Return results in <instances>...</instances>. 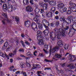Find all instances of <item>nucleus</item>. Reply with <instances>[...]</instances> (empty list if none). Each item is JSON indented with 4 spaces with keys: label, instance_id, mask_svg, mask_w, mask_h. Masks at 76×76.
<instances>
[{
    "label": "nucleus",
    "instance_id": "f257e3e1",
    "mask_svg": "<svg viewBox=\"0 0 76 76\" xmlns=\"http://www.w3.org/2000/svg\"><path fill=\"white\" fill-rule=\"evenodd\" d=\"M7 1H7V4L8 6V7H9V8H8V9H9L10 8H11V10H9L8 12H13V10H14V11L15 12H16V10H18V9L16 8V6L15 5H13L12 6V4H10V2L9 1H13L14 0H7Z\"/></svg>",
    "mask_w": 76,
    "mask_h": 76
},
{
    "label": "nucleus",
    "instance_id": "f03ea898",
    "mask_svg": "<svg viewBox=\"0 0 76 76\" xmlns=\"http://www.w3.org/2000/svg\"><path fill=\"white\" fill-rule=\"evenodd\" d=\"M42 23L46 29H48V26H50V23L48 21L44 19L42 20Z\"/></svg>",
    "mask_w": 76,
    "mask_h": 76
},
{
    "label": "nucleus",
    "instance_id": "7ed1b4c3",
    "mask_svg": "<svg viewBox=\"0 0 76 76\" xmlns=\"http://www.w3.org/2000/svg\"><path fill=\"white\" fill-rule=\"evenodd\" d=\"M32 28L33 31H37L38 30L37 28V25L35 24V23L34 22H32L31 24Z\"/></svg>",
    "mask_w": 76,
    "mask_h": 76
},
{
    "label": "nucleus",
    "instance_id": "20e7f679",
    "mask_svg": "<svg viewBox=\"0 0 76 76\" xmlns=\"http://www.w3.org/2000/svg\"><path fill=\"white\" fill-rule=\"evenodd\" d=\"M56 28L54 29V31L56 32V36L57 37V38L58 39H61V38H60V34H58L57 33L58 32V30L57 29V27H56Z\"/></svg>",
    "mask_w": 76,
    "mask_h": 76
},
{
    "label": "nucleus",
    "instance_id": "39448f33",
    "mask_svg": "<svg viewBox=\"0 0 76 76\" xmlns=\"http://www.w3.org/2000/svg\"><path fill=\"white\" fill-rule=\"evenodd\" d=\"M59 32L61 33V35L63 37H64L66 36L65 31L62 28H60L59 29Z\"/></svg>",
    "mask_w": 76,
    "mask_h": 76
},
{
    "label": "nucleus",
    "instance_id": "423d86ee",
    "mask_svg": "<svg viewBox=\"0 0 76 76\" xmlns=\"http://www.w3.org/2000/svg\"><path fill=\"white\" fill-rule=\"evenodd\" d=\"M32 8L31 6H28L26 8V11L28 12H32Z\"/></svg>",
    "mask_w": 76,
    "mask_h": 76
},
{
    "label": "nucleus",
    "instance_id": "0eeeda50",
    "mask_svg": "<svg viewBox=\"0 0 76 76\" xmlns=\"http://www.w3.org/2000/svg\"><path fill=\"white\" fill-rule=\"evenodd\" d=\"M37 38H42V32L41 31H38L37 32Z\"/></svg>",
    "mask_w": 76,
    "mask_h": 76
},
{
    "label": "nucleus",
    "instance_id": "6e6552de",
    "mask_svg": "<svg viewBox=\"0 0 76 76\" xmlns=\"http://www.w3.org/2000/svg\"><path fill=\"white\" fill-rule=\"evenodd\" d=\"M59 50V48L58 47V46H56L54 48H53L52 49V54L53 55V56H54V55H56L55 54V51H58Z\"/></svg>",
    "mask_w": 76,
    "mask_h": 76
},
{
    "label": "nucleus",
    "instance_id": "1a4fd4ad",
    "mask_svg": "<svg viewBox=\"0 0 76 76\" xmlns=\"http://www.w3.org/2000/svg\"><path fill=\"white\" fill-rule=\"evenodd\" d=\"M0 55L1 57L4 58V57H8V56L7 55V54L4 52H3L2 51H1V50H0Z\"/></svg>",
    "mask_w": 76,
    "mask_h": 76
},
{
    "label": "nucleus",
    "instance_id": "9d476101",
    "mask_svg": "<svg viewBox=\"0 0 76 76\" xmlns=\"http://www.w3.org/2000/svg\"><path fill=\"white\" fill-rule=\"evenodd\" d=\"M31 21L29 20H28L25 22L24 24L25 25V26L27 27V28H28L31 25Z\"/></svg>",
    "mask_w": 76,
    "mask_h": 76
},
{
    "label": "nucleus",
    "instance_id": "9b49d317",
    "mask_svg": "<svg viewBox=\"0 0 76 76\" xmlns=\"http://www.w3.org/2000/svg\"><path fill=\"white\" fill-rule=\"evenodd\" d=\"M68 9L69 10H72L73 12H76V6H74L71 7H68Z\"/></svg>",
    "mask_w": 76,
    "mask_h": 76
},
{
    "label": "nucleus",
    "instance_id": "f8f14e48",
    "mask_svg": "<svg viewBox=\"0 0 76 76\" xmlns=\"http://www.w3.org/2000/svg\"><path fill=\"white\" fill-rule=\"evenodd\" d=\"M42 7L44 10H47L48 7V4L47 3H45L43 4Z\"/></svg>",
    "mask_w": 76,
    "mask_h": 76
},
{
    "label": "nucleus",
    "instance_id": "ddd939ff",
    "mask_svg": "<svg viewBox=\"0 0 76 76\" xmlns=\"http://www.w3.org/2000/svg\"><path fill=\"white\" fill-rule=\"evenodd\" d=\"M49 9L50 12H53V13L56 11V8L54 7H51L49 8Z\"/></svg>",
    "mask_w": 76,
    "mask_h": 76
},
{
    "label": "nucleus",
    "instance_id": "4468645a",
    "mask_svg": "<svg viewBox=\"0 0 76 76\" xmlns=\"http://www.w3.org/2000/svg\"><path fill=\"white\" fill-rule=\"evenodd\" d=\"M46 15L48 18H52L53 17V13L48 12V13L46 12Z\"/></svg>",
    "mask_w": 76,
    "mask_h": 76
},
{
    "label": "nucleus",
    "instance_id": "2eb2a0df",
    "mask_svg": "<svg viewBox=\"0 0 76 76\" xmlns=\"http://www.w3.org/2000/svg\"><path fill=\"white\" fill-rule=\"evenodd\" d=\"M37 43L39 45H43L44 43V41L42 40V39H41L39 40L38 41Z\"/></svg>",
    "mask_w": 76,
    "mask_h": 76
},
{
    "label": "nucleus",
    "instance_id": "dca6fc26",
    "mask_svg": "<svg viewBox=\"0 0 76 76\" xmlns=\"http://www.w3.org/2000/svg\"><path fill=\"white\" fill-rule=\"evenodd\" d=\"M2 8L3 10H4L5 11H6L8 9L7 4H4L2 6Z\"/></svg>",
    "mask_w": 76,
    "mask_h": 76
},
{
    "label": "nucleus",
    "instance_id": "f3484780",
    "mask_svg": "<svg viewBox=\"0 0 76 76\" xmlns=\"http://www.w3.org/2000/svg\"><path fill=\"white\" fill-rule=\"evenodd\" d=\"M9 45V43L8 42H6L4 43V46H3L2 48L4 49V47H5V48H7V47Z\"/></svg>",
    "mask_w": 76,
    "mask_h": 76
},
{
    "label": "nucleus",
    "instance_id": "a211bd4d",
    "mask_svg": "<svg viewBox=\"0 0 76 76\" xmlns=\"http://www.w3.org/2000/svg\"><path fill=\"white\" fill-rule=\"evenodd\" d=\"M43 33L45 35H48L49 34V30L48 29H46L43 31Z\"/></svg>",
    "mask_w": 76,
    "mask_h": 76
},
{
    "label": "nucleus",
    "instance_id": "6ab92c4d",
    "mask_svg": "<svg viewBox=\"0 0 76 76\" xmlns=\"http://www.w3.org/2000/svg\"><path fill=\"white\" fill-rule=\"evenodd\" d=\"M56 4V1H50V4L52 6H55Z\"/></svg>",
    "mask_w": 76,
    "mask_h": 76
},
{
    "label": "nucleus",
    "instance_id": "aec40b11",
    "mask_svg": "<svg viewBox=\"0 0 76 76\" xmlns=\"http://www.w3.org/2000/svg\"><path fill=\"white\" fill-rule=\"evenodd\" d=\"M68 54H69V56H70V57L71 58H70L69 59L70 60H72V58L73 57L74 58V57H75V56L74 55L72 56V55H71L70 54H69V53H67L66 54L65 56H67V55H68Z\"/></svg>",
    "mask_w": 76,
    "mask_h": 76
},
{
    "label": "nucleus",
    "instance_id": "412c9836",
    "mask_svg": "<svg viewBox=\"0 0 76 76\" xmlns=\"http://www.w3.org/2000/svg\"><path fill=\"white\" fill-rule=\"evenodd\" d=\"M69 31V32L75 33V31H76V29H74L73 28V26H72V27L70 29Z\"/></svg>",
    "mask_w": 76,
    "mask_h": 76
},
{
    "label": "nucleus",
    "instance_id": "4be33fe9",
    "mask_svg": "<svg viewBox=\"0 0 76 76\" xmlns=\"http://www.w3.org/2000/svg\"><path fill=\"white\" fill-rule=\"evenodd\" d=\"M66 19L64 17H62L61 18H60L59 20H60V21L61 22H65L66 21Z\"/></svg>",
    "mask_w": 76,
    "mask_h": 76
},
{
    "label": "nucleus",
    "instance_id": "5701e85b",
    "mask_svg": "<svg viewBox=\"0 0 76 76\" xmlns=\"http://www.w3.org/2000/svg\"><path fill=\"white\" fill-rule=\"evenodd\" d=\"M58 7L59 8H60L61 9H62L63 7L64 6V4L63 3H61V4H58Z\"/></svg>",
    "mask_w": 76,
    "mask_h": 76
},
{
    "label": "nucleus",
    "instance_id": "b1692460",
    "mask_svg": "<svg viewBox=\"0 0 76 76\" xmlns=\"http://www.w3.org/2000/svg\"><path fill=\"white\" fill-rule=\"evenodd\" d=\"M40 74H42L44 76V74L43 73H42V71H38L37 72V75L38 76H42Z\"/></svg>",
    "mask_w": 76,
    "mask_h": 76
},
{
    "label": "nucleus",
    "instance_id": "393cba45",
    "mask_svg": "<svg viewBox=\"0 0 76 76\" xmlns=\"http://www.w3.org/2000/svg\"><path fill=\"white\" fill-rule=\"evenodd\" d=\"M65 22L66 23H67L68 24H70V23H71L72 21H71V20L66 18V20H65Z\"/></svg>",
    "mask_w": 76,
    "mask_h": 76
},
{
    "label": "nucleus",
    "instance_id": "a878e982",
    "mask_svg": "<svg viewBox=\"0 0 76 76\" xmlns=\"http://www.w3.org/2000/svg\"><path fill=\"white\" fill-rule=\"evenodd\" d=\"M75 34V32L69 31V32L68 35L69 37H72V36H73V35H74Z\"/></svg>",
    "mask_w": 76,
    "mask_h": 76
},
{
    "label": "nucleus",
    "instance_id": "bb28decb",
    "mask_svg": "<svg viewBox=\"0 0 76 76\" xmlns=\"http://www.w3.org/2000/svg\"><path fill=\"white\" fill-rule=\"evenodd\" d=\"M6 2V0H0V6H2V3H5Z\"/></svg>",
    "mask_w": 76,
    "mask_h": 76
},
{
    "label": "nucleus",
    "instance_id": "cd10ccee",
    "mask_svg": "<svg viewBox=\"0 0 76 76\" xmlns=\"http://www.w3.org/2000/svg\"><path fill=\"white\" fill-rule=\"evenodd\" d=\"M50 37H53V36H55V35L56 36V33H54L53 31H50Z\"/></svg>",
    "mask_w": 76,
    "mask_h": 76
},
{
    "label": "nucleus",
    "instance_id": "c85d7f7f",
    "mask_svg": "<svg viewBox=\"0 0 76 76\" xmlns=\"http://www.w3.org/2000/svg\"><path fill=\"white\" fill-rule=\"evenodd\" d=\"M69 5L71 6H76V4H75L72 2V1H70L69 2Z\"/></svg>",
    "mask_w": 76,
    "mask_h": 76
},
{
    "label": "nucleus",
    "instance_id": "c756f323",
    "mask_svg": "<svg viewBox=\"0 0 76 76\" xmlns=\"http://www.w3.org/2000/svg\"><path fill=\"white\" fill-rule=\"evenodd\" d=\"M23 3L24 4H29V1L28 0H23Z\"/></svg>",
    "mask_w": 76,
    "mask_h": 76
},
{
    "label": "nucleus",
    "instance_id": "7c9ffc66",
    "mask_svg": "<svg viewBox=\"0 0 76 76\" xmlns=\"http://www.w3.org/2000/svg\"><path fill=\"white\" fill-rule=\"evenodd\" d=\"M16 53L13 54L12 53H11L9 54V57H14V56H15V55H16Z\"/></svg>",
    "mask_w": 76,
    "mask_h": 76
},
{
    "label": "nucleus",
    "instance_id": "2f4dec72",
    "mask_svg": "<svg viewBox=\"0 0 76 76\" xmlns=\"http://www.w3.org/2000/svg\"><path fill=\"white\" fill-rule=\"evenodd\" d=\"M15 43H17V45H18L19 44V39L18 38H17V37H15Z\"/></svg>",
    "mask_w": 76,
    "mask_h": 76
},
{
    "label": "nucleus",
    "instance_id": "473e14b6",
    "mask_svg": "<svg viewBox=\"0 0 76 76\" xmlns=\"http://www.w3.org/2000/svg\"><path fill=\"white\" fill-rule=\"evenodd\" d=\"M69 44H66L64 46V48L65 50H67L68 49V48H69Z\"/></svg>",
    "mask_w": 76,
    "mask_h": 76
},
{
    "label": "nucleus",
    "instance_id": "72a5a7b5",
    "mask_svg": "<svg viewBox=\"0 0 76 76\" xmlns=\"http://www.w3.org/2000/svg\"><path fill=\"white\" fill-rule=\"evenodd\" d=\"M40 10L38 8H36L35 10V12L36 13H38L39 12Z\"/></svg>",
    "mask_w": 76,
    "mask_h": 76
},
{
    "label": "nucleus",
    "instance_id": "f704fd0d",
    "mask_svg": "<svg viewBox=\"0 0 76 76\" xmlns=\"http://www.w3.org/2000/svg\"><path fill=\"white\" fill-rule=\"evenodd\" d=\"M56 35L55 36H53L52 37H50L51 39H52L53 41H54L55 40H56Z\"/></svg>",
    "mask_w": 76,
    "mask_h": 76
},
{
    "label": "nucleus",
    "instance_id": "c9c22d12",
    "mask_svg": "<svg viewBox=\"0 0 76 76\" xmlns=\"http://www.w3.org/2000/svg\"><path fill=\"white\" fill-rule=\"evenodd\" d=\"M57 44L58 45H63V42L61 40H60L58 41L57 42Z\"/></svg>",
    "mask_w": 76,
    "mask_h": 76
},
{
    "label": "nucleus",
    "instance_id": "e433bc0d",
    "mask_svg": "<svg viewBox=\"0 0 76 76\" xmlns=\"http://www.w3.org/2000/svg\"><path fill=\"white\" fill-rule=\"evenodd\" d=\"M55 56H56V58H60L61 57H62L61 56L58 54H55Z\"/></svg>",
    "mask_w": 76,
    "mask_h": 76
},
{
    "label": "nucleus",
    "instance_id": "4c0bfd02",
    "mask_svg": "<svg viewBox=\"0 0 76 76\" xmlns=\"http://www.w3.org/2000/svg\"><path fill=\"white\" fill-rule=\"evenodd\" d=\"M38 27L39 28V29H41V28H42V24H38Z\"/></svg>",
    "mask_w": 76,
    "mask_h": 76
},
{
    "label": "nucleus",
    "instance_id": "58836bf2",
    "mask_svg": "<svg viewBox=\"0 0 76 76\" xmlns=\"http://www.w3.org/2000/svg\"><path fill=\"white\" fill-rule=\"evenodd\" d=\"M33 20L35 22H36L39 21V19H38V18L35 17L33 18Z\"/></svg>",
    "mask_w": 76,
    "mask_h": 76
},
{
    "label": "nucleus",
    "instance_id": "ea45409f",
    "mask_svg": "<svg viewBox=\"0 0 76 76\" xmlns=\"http://www.w3.org/2000/svg\"><path fill=\"white\" fill-rule=\"evenodd\" d=\"M15 20L17 22V23H18V22H19V18L18 17H16L15 18Z\"/></svg>",
    "mask_w": 76,
    "mask_h": 76
},
{
    "label": "nucleus",
    "instance_id": "a19ab883",
    "mask_svg": "<svg viewBox=\"0 0 76 76\" xmlns=\"http://www.w3.org/2000/svg\"><path fill=\"white\" fill-rule=\"evenodd\" d=\"M59 24L60 22L58 21H57L56 22V24H55V26H56V27H58Z\"/></svg>",
    "mask_w": 76,
    "mask_h": 76
},
{
    "label": "nucleus",
    "instance_id": "79ce46f5",
    "mask_svg": "<svg viewBox=\"0 0 76 76\" xmlns=\"http://www.w3.org/2000/svg\"><path fill=\"white\" fill-rule=\"evenodd\" d=\"M26 66L28 67V68H31V65H30V64L28 62L26 63Z\"/></svg>",
    "mask_w": 76,
    "mask_h": 76
},
{
    "label": "nucleus",
    "instance_id": "37998d69",
    "mask_svg": "<svg viewBox=\"0 0 76 76\" xmlns=\"http://www.w3.org/2000/svg\"><path fill=\"white\" fill-rule=\"evenodd\" d=\"M14 68V66H11L10 68H9V69L10 71H12L13 70V69Z\"/></svg>",
    "mask_w": 76,
    "mask_h": 76
},
{
    "label": "nucleus",
    "instance_id": "c03bdc74",
    "mask_svg": "<svg viewBox=\"0 0 76 76\" xmlns=\"http://www.w3.org/2000/svg\"><path fill=\"white\" fill-rule=\"evenodd\" d=\"M60 52L61 55H63L64 54V50L63 49H61L60 50Z\"/></svg>",
    "mask_w": 76,
    "mask_h": 76
},
{
    "label": "nucleus",
    "instance_id": "a18cd8bd",
    "mask_svg": "<svg viewBox=\"0 0 76 76\" xmlns=\"http://www.w3.org/2000/svg\"><path fill=\"white\" fill-rule=\"evenodd\" d=\"M35 17L36 18H39L40 17V15L38 13H36L35 14Z\"/></svg>",
    "mask_w": 76,
    "mask_h": 76
},
{
    "label": "nucleus",
    "instance_id": "49530a36",
    "mask_svg": "<svg viewBox=\"0 0 76 76\" xmlns=\"http://www.w3.org/2000/svg\"><path fill=\"white\" fill-rule=\"evenodd\" d=\"M20 64V65H21V66H20V67L22 68H23V67H25V65H24V63L21 62Z\"/></svg>",
    "mask_w": 76,
    "mask_h": 76
},
{
    "label": "nucleus",
    "instance_id": "de8ad7c7",
    "mask_svg": "<svg viewBox=\"0 0 76 76\" xmlns=\"http://www.w3.org/2000/svg\"><path fill=\"white\" fill-rule=\"evenodd\" d=\"M20 42L21 43L22 45L23 46V47H25V44H24V42H23V41L22 40H21L20 41Z\"/></svg>",
    "mask_w": 76,
    "mask_h": 76
},
{
    "label": "nucleus",
    "instance_id": "09e8293b",
    "mask_svg": "<svg viewBox=\"0 0 76 76\" xmlns=\"http://www.w3.org/2000/svg\"><path fill=\"white\" fill-rule=\"evenodd\" d=\"M30 53L31 52H30L29 51H28L27 53H25V55L28 57H29V55H30Z\"/></svg>",
    "mask_w": 76,
    "mask_h": 76
},
{
    "label": "nucleus",
    "instance_id": "8fccbe9b",
    "mask_svg": "<svg viewBox=\"0 0 76 76\" xmlns=\"http://www.w3.org/2000/svg\"><path fill=\"white\" fill-rule=\"evenodd\" d=\"M69 28V26H66L65 28H64L65 31H67Z\"/></svg>",
    "mask_w": 76,
    "mask_h": 76
},
{
    "label": "nucleus",
    "instance_id": "3c124183",
    "mask_svg": "<svg viewBox=\"0 0 76 76\" xmlns=\"http://www.w3.org/2000/svg\"><path fill=\"white\" fill-rule=\"evenodd\" d=\"M61 66H62V67H64L65 66H66V63H61L60 64Z\"/></svg>",
    "mask_w": 76,
    "mask_h": 76
},
{
    "label": "nucleus",
    "instance_id": "603ef678",
    "mask_svg": "<svg viewBox=\"0 0 76 76\" xmlns=\"http://www.w3.org/2000/svg\"><path fill=\"white\" fill-rule=\"evenodd\" d=\"M30 3L31 5L34 4V0H30Z\"/></svg>",
    "mask_w": 76,
    "mask_h": 76
},
{
    "label": "nucleus",
    "instance_id": "864d4df0",
    "mask_svg": "<svg viewBox=\"0 0 76 76\" xmlns=\"http://www.w3.org/2000/svg\"><path fill=\"white\" fill-rule=\"evenodd\" d=\"M72 21L74 23H76V17H75L73 18Z\"/></svg>",
    "mask_w": 76,
    "mask_h": 76
},
{
    "label": "nucleus",
    "instance_id": "5fc2aeb1",
    "mask_svg": "<svg viewBox=\"0 0 76 76\" xmlns=\"http://www.w3.org/2000/svg\"><path fill=\"white\" fill-rule=\"evenodd\" d=\"M72 12L70 10H68L67 12V15L71 14V13H72Z\"/></svg>",
    "mask_w": 76,
    "mask_h": 76
},
{
    "label": "nucleus",
    "instance_id": "6e6d98bb",
    "mask_svg": "<svg viewBox=\"0 0 76 76\" xmlns=\"http://www.w3.org/2000/svg\"><path fill=\"white\" fill-rule=\"evenodd\" d=\"M18 51H19L20 52H23V53H24V50H23V49H20L18 50Z\"/></svg>",
    "mask_w": 76,
    "mask_h": 76
},
{
    "label": "nucleus",
    "instance_id": "4d7b16f0",
    "mask_svg": "<svg viewBox=\"0 0 76 76\" xmlns=\"http://www.w3.org/2000/svg\"><path fill=\"white\" fill-rule=\"evenodd\" d=\"M62 10L63 11V12H66L67 10V8H63L62 9Z\"/></svg>",
    "mask_w": 76,
    "mask_h": 76
},
{
    "label": "nucleus",
    "instance_id": "13d9d810",
    "mask_svg": "<svg viewBox=\"0 0 76 76\" xmlns=\"http://www.w3.org/2000/svg\"><path fill=\"white\" fill-rule=\"evenodd\" d=\"M20 56L22 57H25V58H26V59H28V57H27L25 56L24 55L22 54H20Z\"/></svg>",
    "mask_w": 76,
    "mask_h": 76
},
{
    "label": "nucleus",
    "instance_id": "bf43d9fd",
    "mask_svg": "<svg viewBox=\"0 0 76 76\" xmlns=\"http://www.w3.org/2000/svg\"><path fill=\"white\" fill-rule=\"evenodd\" d=\"M39 10V12H40L41 13H44V10H43V9H40Z\"/></svg>",
    "mask_w": 76,
    "mask_h": 76
},
{
    "label": "nucleus",
    "instance_id": "052dcab7",
    "mask_svg": "<svg viewBox=\"0 0 76 76\" xmlns=\"http://www.w3.org/2000/svg\"><path fill=\"white\" fill-rule=\"evenodd\" d=\"M37 67V68H39V69H40L41 68V65H40L39 64H36L35 65Z\"/></svg>",
    "mask_w": 76,
    "mask_h": 76
},
{
    "label": "nucleus",
    "instance_id": "680f3d73",
    "mask_svg": "<svg viewBox=\"0 0 76 76\" xmlns=\"http://www.w3.org/2000/svg\"><path fill=\"white\" fill-rule=\"evenodd\" d=\"M4 42V41H3V39H0V44H2Z\"/></svg>",
    "mask_w": 76,
    "mask_h": 76
},
{
    "label": "nucleus",
    "instance_id": "e2e57ef3",
    "mask_svg": "<svg viewBox=\"0 0 76 76\" xmlns=\"http://www.w3.org/2000/svg\"><path fill=\"white\" fill-rule=\"evenodd\" d=\"M51 70V67H46L44 69V70Z\"/></svg>",
    "mask_w": 76,
    "mask_h": 76
},
{
    "label": "nucleus",
    "instance_id": "0e129e2a",
    "mask_svg": "<svg viewBox=\"0 0 76 76\" xmlns=\"http://www.w3.org/2000/svg\"><path fill=\"white\" fill-rule=\"evenodd\" d=\"M70 68L71 69H73L75 68V66L74 65H71L70 66Z\"/></svg>",
    "mask_w": 76,
    "mask_h": 76
},
{
    "label": "nucleus",
    "instance_id": "69168bd1",
    "mask_svg": "<svg viewBox=\"0 0 76 76\" xmlns=\"http://www.w3.org/2000/svg\"><path fill=\"white\" fill-rule=\"evenodd\" d=\"M55 18L56 20H58L59 19V17L58 16H56L55 17Z\"/></svg>",
    "mask_w": 76,
    "mask_h": 76
},
{
    "label": "nucleus",
    "instance_id": "338daca9",
    "mask_svg": "<svg viewBox=\"0 0 76 76\" xmlns=\"http://www.w3.org/2000/svg\"><path fill=\"white\" fill-rule=\"evenodd\" d=\"M48 44H46L45 45V48H47V49L48 48Z\"/></svg>",
    "mask_w": 76,
    "mask_h": 76
},
{
    "label": "nucleus",
    "instance_id": "774afa93",
    "mask_svg": "<svg viewBox=\"0 0 76 76\" xmlns=\"http://www.w3.org/2000/svg\"><path fill=\"white\" fill-rule=\"evenodd\" d=\"M42 4H43V3H42V2L40 1L39 2V5L40 6H42Z\"/></svg>",
    "mask_w": 76,
    "mask_h": 76
}]
</instances>
